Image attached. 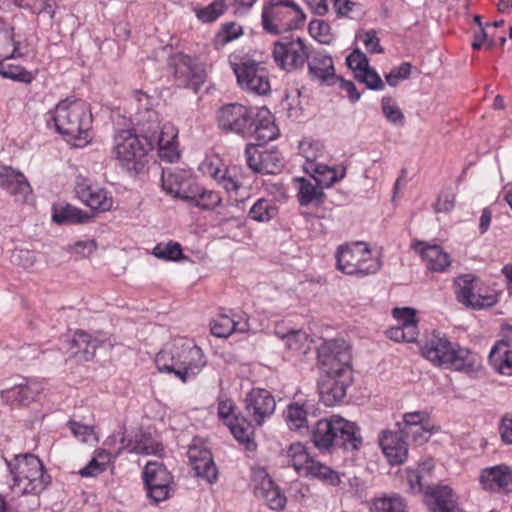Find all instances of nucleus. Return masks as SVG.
Wrapping results in <instances>:
<instances>
[{
	"label": "nucleus",
	"instance_id": "obj_1",
	"mask_svg": "<svg viewBox=\"0 0 512 512\" xmlns=\"http://www.w3.org/2000/svg\"><path fill=\"white\" fill-rule=\"evenodd\" d=\"M312 441L320 450L338 446L344 450L356 451L363 444L359 426L339 415L317 421L312 433Z\"/></svg>",
	"mask_w": 512,
	"mask_h": 512
},
{
	"label": "nucleus",
	"instance_id": "obj_2",
	"mask_svg": "<svg viewBox=\"0 0 512 512\" xmlns=\"http://www.w3.org/2000/svg\"><path fill=\"white\" fill-rule=\"evenodd\" d=\"M47 125L62 134L78 140H86L91 129L92 115L85 101L65 99L45 115Z\"/></svg>",
	"mask_w": 512,
	"mask_h": 512
},
{
	"label": "nucleus",
	"instance_id": "obj_3",
	"mask_svg": "<svg viewBox=\"0 0 512 512\" xmlns=\"http://www.w3.org/2000/svg\"><path fill=\"white\" fill-rule=\"evenodd\" d=\"M15 463L6 460L13 476L11 489L20 495L39 494L50 483V476L44 471L41 460L33 454L16 455Z\"/></svg>",
	"mask_w": 512,
	"mask_h": 512
},
{
	"label": "nucleus",
	"instance_id": "obj_4",
	"mask_svg": "<svg viewBox=\"0 0 512 512\" xmlns=\"http://www.w3.org/2000/svg\"><path fill=\"white\" fill-rule=\"evenodd\" d=\"M335 258L339 271L360 278L376 274L382 267L380 257L373 255L370 248L361 242L340 245Z\"/></svg>",
	"mask_w": 512,
	"mask_h": 512
},
{
	"label": "nucleus",
	"instance_id": "obj_5",
	"mask_svg": "<svg viewBox=\"0 0 512 512\" xmlns=\"http://www.w3.org/2000/svg\"><path fill=\"white\" fill-rule=\"evenodd\" d=\"M112 152L119 166L130 176L144 172L148 163V149L141 134L136 135L131 130L119 131L114 136Z\"/></svg>",
	"mask_w": 512,
	"mask_h": 512
},
{
	"label": "nucleus",
	"instance_id": "obj_6",
	"mask_svg": "<svg viewBox=\"0 0 512 512\" xmlns=\"http://www.w3.org/2000/svg\"><path fill=\"white\" fill-rule=\"evenodd\" d=\"M302 9L291 0H270L263 6L261 22L265 32L279 35L299 28L305 21Z\"/></svg>",
	"mask_w": 512,
	"mask_h": 512
},
{
	"label": "nucleus",
	"instance_id": "obj_7",
	"mask_svg": "<svg viewBox=\"0 0 512 512\" xmlns=\"http://www.w3.org/2000/svg\"><path fill=\"white\" fill-rule=\"evenodd\" d=\"M229 61L242 90L255 95H266L270 92L269 73L260 62L249 58L236 61L235 56H231Z\"/></svg>",
	"mask_w": 512,
	"mask_h": 512
},
{
	"label": "nucleus",
	"instance_id": "obj_8",
	"mask_svg": "<svg viewBox=\"0 0 512 512\" xmlns=\"http://www.w3.org/2000/svg\"><path fill=\"white\" fill-rule=\"evenodd\" d=\"M141 137L146 142L148 151L157 147L162 161L173 163L180 157L178 149V130L170 122L159 125V121L141 130Z\"/></svg>",
	"mask_w": 512,
	"mask_h": 512
},
{
	"label": "nucleus",
	"instance_id": "obj_9",
	"mask_svg": "<svg viewBox=\"0 0 512 512\" xmlns=\"http://www.w3.org/2000/svg\"><path fill=\"white\" fill-rule=\"evenodd\" d=\"M310 51V46L303 39L284 37L274 43L272 57L279 69L290 73L304 68Z\"/></svg>",
	"mask_w": 512,
	"mask_h": 512
},
{
	"label": "nucleus",
	"instance_id": "obj_10",
	"mask_svg": "<svg viewBox=\"0 0 512 512\" xmlns=\"http://www.w3.org/2000/svg\"><path fill=\"white\" fill-rule=\"evenodd\" d=\"M255 110L239 103L222 106L217 112V121L221 129L244 137L252 133Z\"/></svg>",
	"mask_w": 512,
	"mask_h": 512
},
{
	"label": "nucleus",
	"instance_id": "obj_11",
	"mask_svg": "<svg viewBox=\"0 0 512 512\" xmlns=\"http://www.w3.org/2000/svg\"><path fill=\"white\" fill-rule=\"evenodd\" d=\"M172 66L178 86L197 92L206 80L205 66L196 58L178 54L172 58Z\"/></svg>",
	"mask_w": 512,
	"mask_h": 512
},
{
	"label": "nucleus",
	"instance_id": "obj_12",
	"mask_svg": "<svg viewBox=\"0 0 512 512\" xmlns=\"http://www.w3.org/2000/svg\"><path fill=\"white\" fill-rule=\"evenodd\" d=\"M147 495L154 502L166 500L171 492L173 477L164 465L157 461L146 464L143 472Z\"/></svg>",
	"mask_w": 512,
	"mask_h": 512
},
{
	"label": "nucleus",
	"instance_id": "obj_13",
	"mask_svg": "<svg viewBox=\"0 0 512 512\" xmlns=\"http://www.w3.org/2000/svg\"><path fill=\"white\" fill-rule=\"evenodd\" d=\"M392 315L397 325L386 331V336L397 343H414L419 336L416 310L410 307L394 308Z\"/></svg>",
	"mask_w": 512,
	"mask_h": 512
},
{
	"label": "nucleus",
	"instance_id": "obj_14",
	"mask_svg": "<svg viewBox=\"0 0 512 512\" xmlns=\"http://www.w3.org/2000/svg\"><path fill=\"white\" fill-rule=\"evenodd\" d=\"M262 145L247 144L245 158L249 168L256 173L275 174L283 166V158L276 150H261Z\"/></svg>",
	"mask_w": 512,
	"mask_h": 512
},
{
	"label": "nucleus",
	"instance_id": "obj_15",
	"mask_svg": "<svg viewBox=\"0 0 512 512\" xmlns=\"http://www.w3.org/2000/svg\"><path fill=\"white\" fill-rule=\"evenodd\" d=\"M475 278L471 274H465L455 279L457 300L467 307L473 309H483L493 306L498 298L494 293L481 295L474 293Z\"/></svg>",
	"mask_w": 512,
	"mask_h": 512
},
{
	"label": "nucleus",
	"instance_id": "obj_16",
	"mask_svg": "<svg viewBox=\"0 0 512 512\" xmlns=\"http://www.w3.org/2000/svg\"><path fill=\"white\" fill-rule=\"evenodd\" d=\"M75 192L79 200L98 212L109 211L113 206V197L106 189L93 185L87 178H78Z\"/></svg>",
	"mask_w": 512,
	"mask_h": 512
},
{
	"label": "nucleus",
	"instance_id": "obj_17",
	"mask_svg": "<svg viewBox=\"0 0 512 512\" xmlns=\"http://www.w3.org/2000/svg\"><path fill=\"white\" fill-rule=\"evenodd\" d=\"M276 408L272 394L261 388L252 389L245 398V412L257 425H262L266 417H270Z\"/></svg>",
	"mask_w": 512,
	"mask_h": 512
},
{
	"label": "nucleus",
	"instance_id": "obj_18",
	"mask_svg": "<svg viewBox=\"0 0 512 512\" xmlns=\"http://www.w3.org/2000/svg\"><path fill=\"white\" fill-rule=\"evenodd\" d=\"M427 417L425 412L416 411L406 413L403 421L398 422L399 432L404 436L406 442L411 441L416 445L427 442L432 434V427L424 422Z\"/></svg>",
	"mask_w": 512,
	"mask_h": 512
},
{
	"label": "nucleus",
	"instance_id": "obj_19",
	"mask_svg": "<svg viewBox=\"0 0 512 512\" xmlns=\"http://www.w3.org/2000/svg\"><path fill=\"white\" fill-rule=\"evenodd\" d=\"M187 456L197 477L213 483L218 478V471L213 462L211 452L201 444L193 442L188 449Z\"/></svg>",
	"mask_w": 512,
	"mask_h": 512
},
{
	"label": "nucleus",
	"instance_id": "obj_20",
	"mask_svg": "<svg viewBox=\"0 0 512 512\" xmlns=\"http://www.w3.org/2000/svg\"><path fill=\"white\" fill-rule=\"evenodd\" d=\"M308 65V75L312 81L320 84L333 85L336 81L334 63L330 55L324 51H310V56L306 62Z\"/></svg>",
	"mask_w": 512,
	"mask_h": 512
},
{
	"label": "nucleus",
	"instance_id": "obj_21",
	"mask_svg": "<svg viewBox=\"0 0 512 512\" xmlns=\"http://www.w3.org/2000/svg\"><path fill=\"white\" fill-rule=\"evenodd\" d=\"M434 366L455 371L471 372L480 367L476 354H422Z\"/></svg>",
	"mask_w": 512,
	"mask_h": 512
},
{
	"label": "nucleus",
	"instance_id": "obj_22",
	"mask_svg": "<svg viewBox=\"0 0 512 512\" xmlns=\"http://www.w3.org/2000/svg\"><path fill=\"white\" fill-rule=\"evenodd\" d=\"M318 364L323 376L353 380L351 354H318Z\"/></svg>",
	"mask_w": 512,
	"mask_h": 512
},
{
	"label": "nucleus",
	"instance_id": "obj_23",
	"mask_svg": "<svg viewBox=\"0 0 512 512\" xmlns=\"http://www.w3.org/2000/svg\"><path fill=\"white\" fill-rule=\"evenodd\" d=\"M427 504L432 512H462L458 504V496L447 485L428 487Z\"/></svg>",
	"mask_w": 512,
	"mask_h": 512
},
{
	"label": "nucleus",
	"instance_id": "obj_24",
	"mask_svg": "<svg viewBox=\"0 0 512 512\" xmlns=\"http://www.w3.org/2000/svg\"><path fill=\"white\" fill-rule=\"evenodd\" d=\"M0 186L19 202L27 201L32 193L24 174L11 167H5L0 172Z\"/></svg>",
	"mask_w": 512,
	"mask_h": 512
},
{
	"label": "nucleus",
	"instance_id": "obj_25",
	"mask_svg": "<svg viewBox=\"0 0 512 512\" xmlns=\"http://www.w3.org/2000/svg\"><path fill=\"white\" fill-rule=\"evenodd\" d=\"M351 383L352 381H348L347 376L345 380L322 376L318 382L320 401L328 407L341 403L346 396V389Z\"/></svg>",
	"mask_w": 512,
	"mask_h": 512
},
{
	"label": "nucleus",
	"instance_id": "obj_26",
	"mask_svg": "<svg viewBox=\"0 0 512 512\" xmlns=\"http://www.w3.org/2000/svg\"><path fill=\"white\" fill-rule=\"evenodd\" d=\"M379 445L390 464L402 463L408 455V443L402 434L397 432L382 431L379 437Z\"/></svg>",
	"mask_w": 512,
	"mask_h": 512
},
{
	"label": "nucleus",
	"instance_id": "obj_27",
	"mask_svg": "<svg viewBox=\"0 0 512 512\" xmlns=\"http://www.w3.org/2000/svg\"><path fill=\"white\" fill-rule=\"evenodd\" d=\"M113 347L114 344L110 336L100 331L89 334L83 330H78L71 338V349H76L77 352H95L99 349L110 350Z\"/></svg>",
	"mask_w": 512,
	"mask_h": 512
},
{
	"label": "nucleus",
	"instance_id": "obj_28",
	"mask_svg": "<svg viewBox=\"0 0 512 512\" xmlns=\"http://www.w3.org/2000/svg\"><path fill=\"white\" fill-rule=\"evenodd\" d=\"M480 482L484 489L490 491L512 492V468L499 465L483 471Z\"/></svg>",
	"mask_w": 512,
	"mask_h": 512
},
{
	"label": "nucleus",
	"instance_id": "obj_29",
	"mask_svg": "<svg viewBox=\"0 0 512 512\" xmlns=\"http://www.w3.org/2000/svg\"><path fill=\"white\" fill-rule=\"evenodd\" d=\"M413 249L421 255L427 269L430 271L445 272L451 265L449 254L439 245L417 242L413 245Z\"/></svg>",
	"mask_w": 512,
	"mask_h": 512
},
{
	"label": "nucleus",
	"instance_id": "obj_30",
	"mask_svg": "<svg viewBox=\"0 0 512 512\" xmlns=\"http://www.w3.org/2000/svg\"><path fill=\"white\" fill-rule=\"evenodd\" d=\"M251 136H254V145H264L279 136V129L274 123V117L269 110L262 109L254 116V126Z\"/></svg>",
	"mask_w": 512,
	"mask_h": 512
},
{
	"label": "nucleus",
	"instance_id": "obj_31",
	"mask_svg": "<svg viewBox=\"0 0 512 512\" xmlns=\"http://www.w3.org/2000/svg\"><path fill=\"white\" fill-rule=\"evenodd\" d=\"M183 201L202 210H213L221 204L222 198L219 193L195 184L183 191Z\"/></svg>",
	"mask_w": 512,
	"mask_h": 512
},
{
	"label": "nucleus",
	"instance_id": "obj_32",
	"mask_svg": "<svg viewBox=\"0 0 512 512\" xmlns=\"http://www.w3.org/2000/svg\"><path fill=\"white\" fill-rule=\"evenodd\" d=\"M133 99L136 106L135 121L139 132H141L142 128L145 129L147 126L158 122L159 115L152 109V100L148 94L143 91H135Z\"/></svg>",
	"mask_w": 512,
	"mask_h": 512
},
{
	"label": "nucleus",
	"instance_id": "obj_33",
	"mask_svg": "<svg viewBox=\"0 0 512 512\" xmlns=\"http://www.w3.org/2000/svg\"><path fill=\"white\" fill-rule=\"evenodd\" d=\"M306 173L309 174L314 182L324 188H329L345 176V169L338 166H328L319 163L314 166H308Z\"/></svg>",
	"mask_w": 512,
	"mask_h": 512
},
{
	"label": "nucleus",
	"instance_id": "obj_34",
	"mask_svg": "<svg viewBox=\"0 0 512 512\" xmlns=\"http://www.w3.org/2000/svg\"><path fill=\"white\" fill-rule=\"evenodd\" d=\"M211 333L219 338H226L233 332L244 333L248 331L249 324L247 320H235L226 314H220L210 323Z\"/></svg>",
	"mask_w": 512,
	"mask_h": 512
},
{
	"label": "nucleus",
	"instance_id": "obj_35",
	"mask_svg": "<svg viewBox=\"0 0 512 512\" xmlns=\"http://www.w3.org/2000/svg\"><path fill=\"white\" fill-rule=\"evenodd\" d=\"M19 41L16 39L14 28L5 22H0V60L21 57Z\"/></svg>",
	"mask_w": 512,
	"mask_h": 512
},
{
	"label": "nucleus",
	"instance_id": "obj_36",
	"mask_svg": "<svg viewBox=\"0 0 512 512\" xmlns=\"http://www.w3.org/2000/svg\"><path fill=\"white\" fill-rule=\"evenodd\" d=\"M207 172L228 193H237L242 187L241 177L238 175L235 167L214 168L211 166Z\"/></svg>",
	"mask_w": 512,
	"mask_h": 512
},
{
	"label": "nucleus",
	"instance_id": "obj_37",
	"mask_svg": "<svg viewBox=\"0 0 512 512\" xmlns=\"http://www.w3.org/2000/svg\"><path fill=\"white\" fill-rule=\"evenodd\" d=\"M298 185L297 199L300 206H308L314 202L320 201L323 196V189L314 180L303 177L295 178Z\"/></svg>",
	"mask_w": 512,
	"mask_h": 512
},
{
	"label": "nucleus",
	"instance_id": "obj_38",
	"mask_svg": "<svg viewBox=\"0 0 512 512\" xmlns=\"http://www.w3.org/2000/svg\"><path fill=\"white\" fill-rule=\"evenodd\" d=\"M52 219L57 224H77L86 222L89 215L77 207L66 204L62 207H54Z\"/></svg>",
	"mask_w": 512,
	"mask_h": 512
},
{
	"label": "nucleus",
	"instance_id": "obj_39",
	"mask_svg": "<svg viewBox=\"0 0 512 512\" xmlns=\"http://www.w3.org/2000/svg\"><path fill=\"white\" fill-rule=\"evenodd\" d=\"M278 213V207L272 199L260 198L249 210V217L256 222H269Z\"/></svg>",
	"mask_w": 512,
	"mask_h": 512
},
{
	"label": "nucleus",
	"instance_id": "obj_40",
	"mask_svg": "<svg viewBox=\"0 0 512 512\" xmlns=\"http://www.w3.org/2000/svg\"><path fill=\"white\" fill-rule=\"evenodd\" d=\"M324 146L318 140L313 139H303L299 143V153L305 158V163L303 164V169L306 172V168L308 166H314L319 164L317 159L323 155Z\"/></svg>",
	"mask_w": 512,
	"mask_h": 512
},
{
	"label": "nucleus",
	"instance_id": "obj_41",
	"mask_svg": "<svg viewBox=\"0 0 512 512\" xmlns=\"http://www.w3.org/2000/svg\"><path fill=\"white\" fill-rule=\"evenodd\" d=\"M371 512H408L403 498L399 495L380 497L373 500Z\"/></svg>",
	"mask_w": 512,
	"mask_h": 512
},
{
	"label": "nucleus",
	"instance_id": "obj_42",
	"mask_svg": "<svg viewBox=\"0 0 512 512\" xmlns=\"http://www.w3.org/2000/svg\"><path fill=\"white\" fill-rule=\"evenodd\" d=\"M152 254L164 261H180L185 259L181 245L174 241L158 243L153 248Z\"/></svg>",
	"mask_w": 512,
	"mask_h": 512
},
{
	"label": "nucleus",
	"instance_id": "obj_43",
	"mask_svg": "<svg viewBox=\"0 0 512 512\" xmlns=\"http://www.w3.org/2000/svg\"><path fill=\"white\" fill-rule=\"evenodd\" d=\"M425 348L427 352H459L444 334L435 330L425 335Z\"/></svg>",
	"mask_w": 512,
	"mask_h": 512
},
{
	"label": "nucleus",
	"instance_id": "obj_44",
	"mask_svg": "<svg viewBox=\"0 0 512 512\" xmlns=\"http://www.w3.org/2000/svg\"><path fill=\"white\" fill-rule=\"evenodd\" d=\"M288 457L291 465L298 473L306 472L310 462L313 460L306 452L305 447L301 443H293L288 450Z\"/></svg>",
	"mask_w": 512,
	"mask_h": 512
},
{
	"label": "nucleus",
	"instance_id": "obj_45",
	"mask_svg": "<svg viewBox=\"0 0 512 512\" xmlns=\"http://www.w3.org/2000/svg\"><path fill=\"white\" fill-rule=\"evenodd\" d=\"M182 181L181 173L163 170L161 176L163 190L172 197L183 200Z\"/></svg>",
	"mask_w": 512,
	"mask_h": 512
},
{
	"label": "nucleus",
	"instance_id": "obj_46",
	"mask_svg": "<svg viewBox=\"0 0 512 512\" xmlns=\"http://www.w3.org/2000/svg\"><path fill=\"white\" fill-rule=\"evenodd\" d=\"M162 451V446L157 443L152 437L149 435L143 434L140 432L135 436V443L129 449L131 453L151 455V454H159Z\"/></svg>",
	"mask_w": 512,
	"mask_h": 512
},
{
	"label": "nucleus",
	"instance_id": "obj_47",
	"mask_svg": "<svg viewBox=\"0 0 512 512\" xmlns=\"http://www.w3.org/2000/svg\"><path fill=\"white\" fill-rule=\"evenodd\" d=\"M167 355L168 354H156L155 365L160 372L174 373L182 381H185L189 370L192 371V374H195L197 371H199V367H195L193 365L191 367H184L183 369L176 368L174 364V357H171V363H168L166 360Z\"/></svg>",
	"mask_w": 512,
	"mask_h": 512
},
{
	"label": "nucleus",
	"instance_id": "obj_48",
	"mask_svg": "<svg viewBox=\"0 0 512 512\" xmlns=\"http://www.w3.org/2000/svg\"><path fill=\"white\" fill-rule=\"evenodd\" d=\"M286 421L290 429L301 431L308 428L306 411L302 405L291 404L286 410Z\"/></svg>",
	"mask_w": 512,
	"mask_h": 512
},
{
	"label": "nucleus",
	"instance_id": "obj_49",
	"mask_svg": "<svg viewBox=\"0 0 512 512\" xmlns=\"http://www.w3.org/2000/svg\"><path fill=\"white\" fill-rule=\"evenodd\" d=\"M226 10L225 0H215L206 7L196 8V17L203 23H210L218 19Z\"/></svg>",
	"mask_w": 512,
	"mask_h": 512
},
{
	"label": "nucleus",
	"instance_id": "obj_50",
	"mask_svg": "<svg viewBox=\"0 0 512 512\" xmlns=\"http://www.w3.org/2000/svg\"><path fill=\"white\" fill-rule=\"evenodd\" d=\"M382 113L385 118L393 125L402 126L405 122L404 114L391 97H383L381 100Z\"/></svg>",
	"mask_w": 512,
	"mask_h": 512
},
{
	"label": "nucleus",
	"instance_id": "obj_51",
	"mask_svg": "<svg viewBox=\"0 0 512 512\" xmlns=\"http://www.w3.org/2000/svg\"><path fill=\"white\" fill-rule=\"evenodd\" d=\"M305 474L320 478L334 486L340 483L339 475L335 471L315 460L310 462Z\"/></svg>",
	"mask_w": 512,
	"mask_h": 512
},
{
	"label": "nucleus",
	"instance_id": "obj_52",
	"mask_svg": "<svg viewBox=\"0 0 512 512\" xmlns=\"http://www.w3.org/2000/svg\"><path fill=\"white\" fill-rule=\"evenodd\" d=\"M4 60H0V75L4 78L12 79L21 83L29 84L33 81L34 76L30 71H27L20 66L5 65Z\"/></svg>",
	"mask_w": 512,
	"mask_h": 512
},
{
	"label": "nucleus",
	"instance_id": "obj_53",
	"mask_svg": "<svg viewBox=\"0 0 512 512\" xmlns=\"http://www.w3.org/2000/svg\"><path fill=\"white\" fill-rule=\"evenodd\" d=\"M285 347L289 350L308 352L309 337L303 330H289V334L284 341Z\"/></svg>",
	"mask_w": 512,
	"mask_h": 512
},
{
	"label": "nucleus",
	"instance_id": "obj_54",
	"mask_svg": "<svg viewBox=\"0 0 512 512\" xmlns=\"http://www.w3.org/2000/svg\"><path fill=\"white\" fill-rule=\"evenodd\" d=\"M309 33L321 44L328 45L334 40L329 24L323 20H312L309 23Z\"/></svg>",
	"mask_w": 512,
	"mask_h": 512
},
{
	"label": "nucleus",
	"instance_id": "obj_55",
	"mask_svg": "<svg viewBox=\"0 0 512 512\" xmlns=\"http://www.w3.org/2000/svg\"><path fill=\"white\" fill-rule=\"evenodd\" d=\"M253 491L256 497L265 494L275 486L273 480L263 468L253 469L252 473Z\"/></svg>",
	"mask_w": 512,
	"mask_h": 512
},
{
	"label": "nucleus",
	"instance_id": "obj_56",
	"mask_svg": "<svg viewBox=\"0 0 512 512\" xmlns=\"http://www.w3.org/2000/svg\"><path fill=\"white\" fill-rule=\"evenodd\" d=\"M227 426L239 442L245 443L250 441L252 427L245 419L235 417L234 419L227 421Z\"/></svg>",
	"mask_w": 512,
	"mask_h": 512
},
{
	"label": "nucleus",
	"instance_id": "obj_57",
	"mask_svg": "<svg viewBox=\"0 0 512 512\" xmlns=\"http://www.w3.org/2000/svg\"><path fill=\"white\" fill-rule=\"evenodd\" d=\"M11 262L25 270H30L34 267L37 258L36 254L28 249H15L11 254Z\"/></svg>",
	"mask_w": 512,
	"mask_h": 512
},
{
	"label": "nucleus",
	"instance_id": "obj_58",
	"mask_svg": "<svg viewBox=\"0 0 512 512\" xmlns=\"http://www.w3.org/2000/svg\"><path fill=\"white\" fill-rule=\"evenodd\" d=\"M359 82H362L370 90L381 91L385 85L379 74L372 68L368 67L355 77Z\"/></svg>",
	"mask_w": 512,
	"mask_h": 512
},
{
	"label": "nucleus",
	"instance_id": "obj_59",
	"mask_svg": "<svg viewBox=\"0 0 512 512\" xmlns=\"http://www.w3.org/2000/svg\"><path fill=\"white\" fill-rule=\"evenodd\" d=\"M488 361L500 374L512 375V354H488Z\"/></svg>",
	"mask_w": 512,
	"mask_h": 512
},
{
	"label": "nucleus",
	"instance_id": "obj_60",
	"mask_svg": "<svg viewBox=\"0 0 512 512\" xmlns=\"http://www.w3.org/2000/svg\"><path fill=\"white\" fill-rule=\"evenodd\" d=\"M14 3L22 8L30 9L34 13L48 14L50 18L54 16V10L48 0H14Z\"/></svg>",
	"mask_w": 512,
	"mask_h": 512
},
{
	"label": "nucleus",
	"instance_id": "obj_61",
	"mask_svg": "<svg viewBox=\"0 0 512 512\" xmlns=\"http://www.w3.org/2000/svg\"><path fill=\"white\" fill-rule=\"evenodd\" d=\"M346 63L348 67L353 70L355 77L357 74H360L361 71H364L370 67L367 56L359 49H355L351 54L348 55L346 58Z\"/></svg>",
	"mask_w": 512,
	"mask_h": 512
},
{
	"label": "nucleus",
	"instance_id": "obj_62",
	"mask_svg": "<svg viewBox=\"0 0 512 512\" xmlns=\"http://www.w3.org/2000/svg\"><path fill=\"white\" fill-rule=\"evenodd\" d=\"M266 502V504L273 510H281L285 507L286 497L280 492L277 486H274L265 494L258 497Z\"/></svg>",
	"mask_w": 512,
	"mask_h": 512
},
{
	"label": "nucleus",
	"instance_id": "obj_63",
	"mask_svg": "<svg viewBox=\"0 0 512 512\" xmlns=\"http://www.w3.org/2000/svg\"><path fill=\"white\" fill-rule=\"evenodd\" d=\"M242 27L234 22L224 23L220 32L217 34V40L221 44L231 42L242 35Z\"/></svg>",
	"mask_w": 512,
	"mask_h": 512
},
{
	"label": "nucleus",
	"instance_id": "obj_64",
	"mask_svg": "<svg viewBox=\"0 0 512 512\" xmlns=\"http://www.w3.org/2000/svg\"><path fill=\"white\" fill-rule=\"evenodd\" d=\"M410 73L411 64L404 62L400 66L393 68L390 73L386 75V82L388 85L395 87L401 80L407 79Z\"/></svg>",
	"mask_w": 512,
	"mask_h": 512
}]
</instances>
